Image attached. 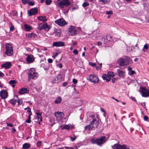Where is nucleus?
<instances>
[{"label":"nucleus","instance_id":"nucleus-1","mask_svg":"<svg viewBox=\"0 0 149 149\" xmlns=\"http://www.w3.org/2000/svg\"><path fill=\"white\" fill-rule=\"evenodd\" d=\"M91 143L94 144H96L99 146H101L102 144L107 141L106 137L101 136L97 138H94L91 140Z\"/></svg>","mask_w":149,"mask_h":149},{"label":"nucleus","instance_id":"nucleus-2","mask_svg":"<svg viewBox=\"0 0 149 149\" xmlns=\"http://www.w3.org/2000/svg\"><path fill=\"white\" fill-rule=\"evenodd\" d=\"M57 3L58 6L62 8L67 7L71 5V3L68 0H58Z\"/></svg>","mask_w":149,"mask_h":149},{"label":"nucleus","instance_id":"nucleus-3","mask_svg":"<svg viewBox=\"0 0 149 149\" xmlns=\"http://www.w3.org/2000/svg\"><path fill=\"white\" fill-rule=\"evenodd\" d=\"M130 58L127 56H125L124 58H120L118 59L117 62L121 66H124L127 65L129 64Z\"/></svg>","mask_w":149,"mask_h":149},{"label":"nucleus","instance_id":"nucleus-4","mask_svg":"<svg viewBox=\"0 0 149 149\" xmlns=\"http://www.w3.org/2000/svg\"><path fill=\"white\" fill-rule=\"evenodd\" d=\"M29 73L28 74V81H30V79L32 78L35 79L38 76L37 73L35 72V70L33 68H31L29 71Z\"/></svg>","mask_w":149,"mask_h":149},{"label":"nucleus","instance_id":"nucleus-5","mask_svg":"<svg viewBox=\"0 0 149 149\" xmlns=\"http://www.w3.org/2000/svg\"><path fill=\"white\" fill-rule=\"evenodd\" d=\"M6 51L5 54L8 56H11L13 55V51L11 45L9 43L6 45Z\"/></svg>","mask_w":149,"mask_h":149},{"label":"nucleus","instance_id":"nucleus-6","mask_svg":"<svg viewBox=\"0 0 149 149\" xmlns=\"http://www.w3.org/2000/svg\"><path fill=\"white\" fill-rule=\"evenodd\" d=\"M140 89V92L141 93L142 97H147L149 96V90L146 89L145 87H142Z\"/></svg>","mask_w":149,"mask_h":149},{"label":"nucleus","instance_id":"nucleus-7","mask_svg":"<svg viewBox=\"0 0 149 149\" xmlns=\"http://www.w3.org/2000/svg\"><path fill=\"white\" fill-rule=\"evenodd\" d=\"M91 117H92L93 119L92 121H91L90 125L92 126V128H97L99 124V121L94 118V116L93 115H92Z\"/></svg>","mask_w":149,"mask_h":149},{"label":"nucleus","instance_id":"nucleus-8","mask_svg":"<svg viewBox=\"0 0 149 149\" xmlns=\"http://www.w3.org/2000/svg\"><path fill=\"white\" fill-rule=\"evenodd\" d=\"M90 81L93 83H97L98 82L99 79L98 77L94 74L90 75L89 76Z\"/></svg>","mask_w":149,"mask_h":149},{"label":"nucleus","instance_id":"nucleus-9","mask_svg":"<svg viewBox=\"0 0 149 149\" xmlns=\"http://www.w3.org/2000/svg\"><path fill=\"white\" fill-rule=\"evenodd\" d=\"M54 22L56 24L61 26H63L66 24V22L63 18L58 19Z\"/></svg>","mask_w":149,"mask_h":149},{"label":"nucleus","instance_id":"nucleus-10","mask_svg":"<svg viewBox=\"0 0 149 149\" xmlns=\"http://www.w3.org/2000/svg\"><path fill=\"white\" fill-rule=\"evenodd\" d=\"M65 43L62 41H57L54 42L53 43L52 47H61L65 45Z\"/></svg>","mask_w":149,"mask_h":149},{"label":"nucleus","instance_id":"nucleus-11","mask_svg":"<svg viewBox=\"0 0 149 149\" xmlns=\"http://www.w3.org/2000/svg\"><path fill=\"white\" fill-rule=\"evenodd\" d=\"M38 12V10L37 8L35 7L31 9L30 11H28V13L30 16H31L33 15L36 14Z\"/></svg>","mask_w":149,"mask_h":149},{"label":"nucleus","instance_id":"nucleus-12","mask_svg":"<svg viewBox=\"0 0 149 149\" xmlns=\"http://www.w3.org/2000/svg\"><path fill=\"white\" fill-rule=\"evenodd\" d=\"M76 31L75 27L71 26L68 29V34L70 35L73 36L75 35Z\"/></svg>","mask_w":149,"mask_h":149},{"label":"nucleus","instance_id":"nucleus-13","mask_svg":"<svg viewBox=\"0 0 149 149\" xmlns=\"http://www.w3.org/2000/svg\"><path fill=\"white\" fill-rule=\"evenodd\" d=\"M0 96L2 99H5L8 97V92L5 90H2L0 92Z\"/></svg>","mask_w":149,"mask_h":149},{"label":"nucleus","instance_id":"nucleus-14","mask_svg":"<svg viewBox=\"0 0 149 149\" xmlns=\"http://www.w3.org/2000/svg\"><path fill=\"white\" fill-rule=\"evenodd\" d=\"M26 61L28 63H32L34 61L35 58L33 56L30 55L28 56L26 58Z\"/></svg>","mask_w":149,"mask_h":149},{"label":"nucleus","instance_id":"nucleus-15","mask_svg":"<svg viewBox=\"0 0 149 149\" xmlns=\"http://www.w3.org/2000/svg\"><path fill=\"white\" fill-rule=\"evenodd\" d=\"M29 92V88H23L20 89L19 91V93L20 94H23L25 93H27Z\"/></svg>","mask_w":149,"mask_h":149},{"label":"nucleus","instance_id":"nucleus-16","mask_svg":"<svg viewBox=\"0 0 149 149\" xmlns=\"http://www.w3.org/2000/svg\"><path fill=\"white\" fill-rule=\"evenodd\" d=\"M12 65L11 63L10 62H7L5 64H2L1 67L2 68H5L6 69L9 68Z\"/></svg>","mask_w":149,"mask_h":149},{"label":"nucleus","instance_id":"nucleus-17","mask_svg":"<svg viewBox=\"0 0 149 149\" xmlns=\"http://www.w3.org/2000/svg\"><path fill=\"white\" fill-rule=\"evenodd\" d=\"M118 75L119 77H123L125 76V72L119 69L117 70Z\"/></svg>","mask_w":149,"mask_h":149},{"label":"nucleus","instance_id":"nucleus-18","mask_svg":"<svg viewBox=\"0 0 149 149\" xmlns=\"http://www.w3.org/2000/svg\"><path fill=\"white\" fill-rule=\"evenodd\" d=\"M39 30H41L42 29H49L48 25L46 23L44 24L43 25L40 24L38 28Z\"/></svg>","mask_w":149,"mask_h":149},{"label":"nucleus","instance_id":"nucleus-19","mask_svg":"<svg viewBox=\"0 0 149 149\" xmlns=\"http://www.w3.org/2000/svg\"><path fill=\"white\" fill-rule=\"evenodd\" d=\"M121 145L118 143H116L113 146H111V147L113 149H120Z\"/></svg>","mask_w":149,"mask_h":149},{"label":"nucleus","instance_id":"nucleus-20","mask_svg":"<svg viewBox=\"0 0 149 149\" xmlns=\"http://www.w3.org/2000/svg\"><path fill=\"white\" fill-rule=\"evenodd\" d=\"M27 37L30 38H35L37 35L33 33H30L26 35Z\"/></svg>","mask_w":149,"mask_h":149},{"label":"nucleus","instance_id":"nucleus-21","mask_svg":"<svg viewBox=\"0 0 149 149\" xmlns=\"http://www.w3.org/2000/svg\"><path fill=\"white\" fill-rule=\"evenodd\" d=\"M39 20L42 22H46L47 21V19L46 18V17L44 16H40L38 17Z\"/></svg>","mask_w":149,"mask_h":149},{"label":"nucleus","instance_id":"nucleus-22","mask_svg":"<svg viewBox=\"0 0 149 149\" xmlns=\"http://www.w3.org/2000/svg\"><path fill=\"white\" fill-rule=\"evenodd\" d=\"M30 146L31 145L29 143H25L23 145L22 148L23 149H27L29 148Z\"/></svg>","mask_w":149,"mask_h":149},{"label":"nucleus","instance_id":"nucleus-23","mask_svg":"<svg viewBox=\"0 0 149 149\" xmlns=\"http://www.w3.org/2000/svg\"><path fill=\"white\" fill-rule=\"evenodd\" d=\"M61 127L62 129L68 130L70 128V125H63L61 126Z\"/></svg>","mask_w":149,"mask_h":149},{"label":"nucleus","instance_id":"nucleus-24","mask_svg":"<svg viewBox=\"0 0 149 149\" xmlns=\"http://www.w3.org/2000/svg\"><path fill=\"white\" fill-rule=\"evenodd\" d=\"M25 30L27 31H29L32 29V27L29 25L27 24H24Z\"/></svg>","mask_w":149,"mask_h":149},{"label":"nucleus","instance_id":"nucleus-25","mask_svg":"<svg viewBox=\"0 0 149 149\" xmlns=\"http://www.w3.org/2000/svg\"><path fill=\"white\" fill-rule=\"evenodd\" d=\"M61 97L60 96H58L56 98L54 102L55 104H58L61 102Z\"/></svg>","mask_w":149,"mask_h":149},{"label":"nucleus","instance_id":"nucleus-26","mask_svg":"<svg viewBox=\"0 0 149 149\" xmlns=\"http://www.w3.org/2000/svg\"><path fill=\"white\" fill-rule=\"evenodd\" d=\"M106 39L109 41H113L112 36L109 34L107 35Z\"/></svg>","mask_w":149,"mask_h":149},{"label":"nucleus","instance_id":"nucleus-27","mask_svg":"<svg viewBox=\"0 0 149 149\" xmlns=\"http://www.w3.org/2000/svg\"><path fill=\"white\" fill-rule=\"evenodd\" d=\"M149 44L148 43H146L145 45H144L143 47V51L145 52L146 51L145 50H148V46Z\"/></svg>","mask_w":149,"mask_h":149},{"label":"nucleus","instance_id":"nucleus-28","mask_svg":"<svg viewBox=\"0 0 149 149\" xmlns=\"http://www.w3.org/2000/svg\"><path fill=\"white\" fill-rule=\"evenodd\" d=\"M55 36H56L57 37H59L61 36V31L60 30H56L55 32Z\"/></svg>","mask_w":149,"mask_h":149},{"label":"nucleus","instance_id":"nucleus-29","mask_svg":"<svg viewBox=\"0 0 149 149\" xmlns=\"http://www.w3.org/2000/svg\"><path fill=\"white\" fill-rule=\"evenodd\" d=\"M93 128H92V126L91 125H90V124L89 125H87L85 127V130L88 129L89 130H92Z\"/></svg>","mask_w":149,"mask_h":149},{"label":"nucleus","instance_id":"nucleus-30","mask_svg":"<svg viewBox=\"0 0 149 149\" xmlns=\"http://www.w3.org/2000/svg\"><path fill=\"white\" fill-rule=\"evenodd\" d=\"M10 101V103L13 104L14 106L16 104V102H17V100H15V99H11Z\"/></svg>","mask_w":149,"mask_h":149},{"label":"nucleus","instance_id":"nucleus-31","mask_svg":"<svg viewBox=\"0 0 149 149\" xmlns=\"http://www.w3.org/2000/svg\"><path fill=\"white\" fill-rule=\"evenodd\" d=\"M107 75L108 77H114V75L113 74V72H108Z\"/></svg>","mask_w":149,"mask_h":149},{"label":"nucleus","instance_id":"nucleus-32","mask_svg":"<svg viewBox=\"0 0 149 149\" xmlns=\"http://www.w3.org/2000/svg\"><path fill=\"white\" fill-rule=\"evenodd\" d=\"M61 112L59 111L56 112L55 113V117L57 118H60V114H61Z\"/></svg>","mask_w":149,"mask_h":149},{"label":"nucleus","instance_id":"nucleus-33","mask_svg":"<svg viewBox=\"0 0 149 149\" xmlns=\"http://www.w3.org/2000/svg\"><path fill=\"white\" fill-rule=\"evenodd\" d=\"M120 149H129V147L126 145H121Z\"/></svg>","mask_w":149,"mask_h":149},{"label":"nucleus","instance_id":"nucleus-34","mask_svg":"<svg viewBox=\"0 0 149 149\" xmlns=\"http://www.w3.org/2000/svg\"><path fill=\"white\" fill-rule=\"evenodd\" d=\"M17 83V82L15 80H11L9 81V83L10 84V85H11L12 84H15Z\"/></svg>","mask_w":149,"mask_h":149},{"label":"nucleus","instance_id":"nucleus-35","mask_svg":"<svg viewBox=\"0 0 149 149\" xmlns=\"http://www.w3.org/2000/svg\"><path fill=\"white\" fill-rule=\"evenodd\" d=\"M52 3L51 0H46L45 1L46 4L47 5H50Z\"/></svg>","mask_w":149,"mask_h":149},{"label":"nucleus","instance_id":"nucleus-36","mask_svg":"<svg viewBox=\"0 0 149 149\" xmlns=\"http://www.w3.org/2000/svg\"><path fill=\"white\" fill-rule=\"evenodd\" d=\"M59 81H60L59 80L57 79L56 78L54 79L52 81V82L53 83H58Z\"/></svg>","mask_w":149,"mask_h":149},{"label":"nucleus","instance_id":"nucleus-37","mask_svg":"<svg viewBox=\"0 0 149 149\" xmlns=\"http://www.w3.org/2000/svg\"><path fill=\"white\" fill-rule=\"evenodd\" d=\"M89 4L87 2H84L82 5V6L84 7H85L87 6H89Z\"/></svg>","mask_w":149,"mask_h":149},{"label":"nucleus","instance_id":"nucleus-38","mask_svg":"<svg viewBox=\"0 0 149 149\" xmlns=\"http://www.w3.org/2000/svg\"><path fill=\"white\" fill-rule=\"evenodd\" d=\"M10 24L11 25V26L10 27V31H13L14 29V26L12 23H10Z\"/></svg>","mask_w":149,"mask_h":149},{"label":"nucleus","instance_id":"nucleus-39","mask_svg":"<svg viewBox=\"0 0 149 149\" xmlns=\"http://www.w3.org/2000/svg\"><path fill=\"white\" fill-rule=\"evenodd\" d=\"M28 3L29 5L31 6L34 5L35 4L34 2L33 1H28Z\"/></svg>","mask_w":149,"mask_h":149},{"label":"nucleus","instance_id":"nucleus-40","mask_svg":"<svg viewBox=\"0 0 149 149\" xmlns=\"http://www.w3.org/2000/svg\"><path fill=\"white\" fill-rule=\"evenodd\" d=\"M62 77V76L60 74H59L56 77V78L57 79L59 80V81H60Z\"/></svg>","mask_w":149,"mask_h":149},{"label":"nucleus","instance_id":"nucleus-41","mask_svg":"<svg viewBox=\"0 0 149 149\" xmlns=\"http://www.w3.org/2000/svg\"><path fill=\"white\" fill-rule=\"evenodd\" d=\"M35 113L37 115L38 118L40 117H42V113L36 112Z\"/></svg>","mask_w":149,"mask_h":149},{"label":"nucleus","instance_id":"nucleus-42","mask_svg":"<svg viewBox=\"0 0 149 149\" xmlns=\"http://www.w3.org/2000/svg\"><path fill=\"white\" fill-rule=\"evenodd\" d=\"M37 146L38 147L42 145V142L41 141H38L36 143Z\"/></svg>","mask_w":149,"mask_h":149},{"label":"nucleus","instance_id":"nucleus-43","mask_svg":"<svg viewBox=\"0 0 149 149\" xmlns=\"http://www.w3.org/2000/svg\"><path fill=\"white\" fill-rule=\"evenodd\" d=\"M108 76L106 74H103L102 75V78L104 80H105L107 78V77Z\"/></svg>","mask_w":149,"mask_h":149},{"label":"nucleus","instance_id":"nucleus-44","mask_svg":"<svg viewBox=\"0 0 149 149\" xmlns=\"http://www.w3.org/2000/svg\"><path fill=\"white\" fill-rule=\"evenodd\" d=\"M106 14L107 15H109L110 14L111 15L113 14V12L112 11L110 10L109 11H107L106 12Z\"/></svg>","mask_w":149,"mask_h":149},{"label":"nucleus","instance_id":"nucleus-45","mask_svg":"<svg viewBox=\"0 0 149 149\" xmlns=\"http://www.w3.org/2000/svg\"><path fill=\"white\" fill-rule=\"evenodd\" d=\"M22 3L24 4H26L27 3H28V2L29 1V0H22Z\"/></svg>","mask_w":149,"mask_h":149},{"label":"nucleus","instance_id":"nucleus-46","mask_svg":"<svg viewBox=\"0 0 149 149\" xmlns=\"http://www.w3.org/2000/svg\"><path fill=\"white\" fill-rule=\"evenodd\" d=\"M89 65H90L92 67H94L96 65V64L95 63L91 62H89Z\"/></svg>","mask_w":149,"mask_h":149},{"label":"nucleus","instance_id":"nucleus-47","mask_svg":"<svg viewBox=\"0 0 149 149\" xmlns=\"http://www.w3.org/2000/svg\"><path fill=\"white\" fill-rule=\"evenodd\" d=\"M21 100L20 99H18L17 100V102L18 103V105H21L22 104V102L20 101Z\"/></svg>","mask_w":149,"mask_h":149},{"label":"nucleus","instance_id":"nucleus-48","mask_svg":"<svg viewBox=\"0 0 149 149\" xmlns=\"http://www.w3.org/2000/svg\"><path fill=\"white\" fill-rule=\"evenodd\" d=\"M57 66L59 67L60 68H61L62 67V65L61 63H59L57 65Z\"/></svg>","mask_w":149,"mask_h":149},{"label":"nucleus","instance_id":"nucleus-49","mask_svg":"<svg viewBox=\"0 0 149 149\" xmlns=\"http://www.w3.org/2000/svg\"><path fill=\"white\" fill-rule=\"evenodd\" d=\"M72 82L74 84H76L77 82V80L75 79H73L72 80Z\"/></svg>","mask_w":149,"mask_h":149},{"label":"nucleus","instance_id":"nucleus-50","mask_svg":"<svg viewBox=\"0 0 149 149\" xmlns=\"http://www.w3.org/2000/svg\"><path fill=\"white\" fill-rule=\"evenodd\" d=\"M73 52L76 55L77 54L78 52V51L76 49H74L73 50Z\"/></svg>","mask_w":149,"mask_h":149},{"label":"nucleus","instance_id":"nucleus-51","mask_svg":"<svg viewBox=\"0 0 149 149\" xmlns=\"http://www.w3.org/2000/svg\"><path fill=\"white\" fill-rule=\"evenodd\" d=\"M99 1L105 4L107 2V0H99Z\"/></svg>","mask_w":149,"mask_h":149},{"label":"nucleus","instance_id":"nucleus-52","mask_svg":"<svg viewBox=\"0 0 149 149\" xmlns=\"http://www.w3.org/2000/svg\"><path fill=\"white\" fill-rule=\"evenodd\" d=\"M111 79V78L110 77L108 76L107 77V78L105 80H106L107 82H108Z\"/></svg>","mask_w":149,"mask_h":149},{"label":"nucleus","instance_id":"nucleus-53","mask_svg":"<svg viewBox=\"0 0 149 149\" xmlns=\"http://www.w3.org/2000/svg\"><path fill=\"white\" fill-rule=\"evenodd\" d=\"M13 16H16L17 15V13L15 10L13 11Z\"/></svg>","mask_w":149,"mask_h":149},{"label":"nucleus","instance_id":"nucleus-54","mask_svg":"<svg viewBox=\"0 0 149 149\" xmlns=\"http://www.w3.org/2000/svg\"><path fill=\"white\" fill-rule=\"evenodd\" d=\"M7 125L8 126L10 127H12L13 126V125L12 124L10 123H8L7 124Z\"/></svg>","mask_w":149,"mask_h":149},{"label":"nucleus","instance_id":"nucleus-55","mask_svg":"<svg viewBox=\"0 0 149 149\" xmlns=\"http://www.w3.org/2000/svg\"><path fill=\"white\" fill-rule=\"evenodd\" d=\"M48 62L49 63H51L53 62L51 58H49L48 59Z\"/></svg>","mask_w":149,"mask_h":149},{"label":"nucleus","instance_id":"nucleus-56","mask_svg":"<svg viewBox=\"0 0 149 149\" xmlns=\"http://www.w3.org/2000/svg\"><path fill=\"white\" fill-rule=\"evenodd\" d=\"M70 140L71 141H74L75 140V139L76 138V137H74V138H73L71 137H70Z\"/></svg>","mask_w":149,"mask_h":149},{"label":"nucleus","instance_id":"nucleus-57","mask_svg":"<svg viewBox=\"0 0 149 149\" xmlns=\"http://www.w3.org/2000/svg\"><path fill=\"white\" fill-rule=\"evenodd\" d=\"M26 123H30L31 122V120L30 119H27L25 121Z\"/></svg>","mask_w":149,"mask_h":149},{"label":"nucleus","instance_id":"nucleus-58","mask_svg":"<svg viewBox=\"0 0 149 149\" xmlns=\"http://www.w3.org/2000/svg\"><path fill=\"white\" fill-rule=\"evenodd\" d=\"M117 80V79L115 78H113L112 79V81L113 83H114L116 81V80Z\"/></svg>","mask_w":149,"mask_h":149},{"label":"nucleus","instance_id":"nucleus-59","mask_svg":"<svg viewBox=\"0 0 149 149\" xmlns=\"http://www.w3.org/2000/svg\"><path fill=\"white\" fill-rule=\"evenodd\" d=\"M15 99V100H17L19 99H18V96L17 95H15L14 96V99Z\"/></svg>","mask_w":149,"mask_h":149},{"label":"nucleus","instance_id":"nucleus-60","mask_svg":"<svg viewBox=\"0 0 149 149\" xmlns=\"http://www.w3.org/2000/svg\"><path fill=\"white\" fill-rule=\"evenodd\" d=\"M68 84V83L67 82H64L63 84V86H66Z\"/></svg>","mask_w":149,"mask_h":149},{"label":"nucleus","instance_id":"nucleus-61","mask_svg":"<svg viewBox=\"0 0 149 149\" xmlns=\"http://www.w3.org/2000/svg\"><path fill=\"white\" fill-rule=\"evenodd\" d=\"M144 119L145 120H146V121L147 120L148 118V116H144Z\"/></svg>","mask_w":149,"mask_h":149},{"label":"nucleus","instance_id":"nucleus-62","mask_svg":"<svg viewBox=\"0 0 149 149\" xmlns=\"http://www.w3.org/2000/svg\"><path fill=\"white\" fill-rule=\"evenodd\" d=\"M141 106H142L143 107H144V108H145V107H146V104L145 102H143V103H141Z\"/></svg>","mask_w":149,"mask_h":149},{"label":"nucleus","instance_id":"nucleus-63","mask_svg":"<svg viewBox=\"0 0 149 149\" xmlns=\"http://www.w3.org/2000/svg\"><path fill=\"white\" fill-rule=\"evenodd\" d=\"M97 45L98 46H100L102 44V42L100 41H98L97 42Z\"/></svg>","mask_w":149,"mask_h":149},{"label":"nucleus","instance_id":"nucleus-64","mask_svg":"<svg viewBox=\"0 0 149 149\" xmlns=\"http://www.w3.org/2000/svg\"><path fill=\"white\" fill-rule=\"evenodd\" d=\"M4 74L1 71H0V76L1 77H3Z\"/></svg>","mask_w":149,"mask_h":149}]
</instances>
